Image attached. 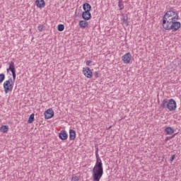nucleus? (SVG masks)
<instances>
[{"label":"nucleus","instance_id":"f257e3e1","mask_svg":"<svg viewBox=\"0 0 181 181\" xmlns=\"http://www.w3.org/2000/svg\"><path fill=\"white\" fill-rule=\"evenodd\" d=\"M179 13L173 8H170L163 17L162 26L165 30H172V32H177V30L181 27L179 21Z\"/></svg>","mask_w":181,"mask_h":181},{"label":"nucleus","instance_id":"f03ea898","mask_svg":"<svg viewBox=\"0 0 181 181\" xmlns=\"http://www.w3.org/2000/svg\"><path fill=\"white\" fill-rule=\"evenodd\" d=\"M95 157L96 163L92 170L93 181H100L101 177H103V175H104V168L103 167V161L98 154V148L95 149Z\"/></svg>","mask_w":181,"mask_h":181},{"label":"nucleus","instance_id":"7ed1b4c3","mask_svg":"<svg viewBox=\"0 0 181 181\" xmlns=\"http://www.w3.org/2000/svg\"><path fill=\"white\" fill-rule=\"evenodd\" d=\"M5 94H8L9 91H12L13 89V84L12 83V78H10L8 81H4L3 84Z\"/></svg>","mask_w":181,"mask_h":181},{"label":"nucleus","instance_id":"20e7f679","mask_svg":"<svg viewBox=\"0 0 181 181\" xmlns=\"http://www.w3.org/2000/svg\"><path fill=\"white\" fill-rule=\"evenodd\" d=\"M8 68L6 69L7 73H9V71L11 72L13 76V80L15 81L16 80V69H15V62L13 61H11L8 63Z\"/></svg>","mask_w":181,"mask_h":181},{"label":"nucleus","instance_id":"39448f33","mask_svg":"<svg viewBox=\"0 0 181 181\" xmlns=\"http://www.w3.org/2000/svg\"><path fill=\"white\" fill-rule=\"evenodd\" d=\"M167 108L169 111H176V108H177L176 101L173 99H170L167 104Z\"/></svg>","mask_w":181,"mask_h":181},{"label":"nucleus","instance_id":"423d86ee","mask_svg":"<svg viewBox=\"0 0 181 181\" xmlns=\"http://www.w3.org/2000/svg\"><path fill=\"white\" fill-rule=\"evenodd\" d=\"M82 72H83V75L85 76V77H86V78H93V71H91L90 67L83 68Z\"/></svg>","mask_w":181,"mask_h":181},{"label":"nucleus","instance_id":"0eeeda50","mask_svg":"<svg viewBox=\"0 0 181 181\" xmlns=\"http://www.w3.org/2000/svg\"><path fill=\"white\" fill-rule=\"evenodd\" d=\"M44 115L45 119H50L54 117V111H53V109L49 108L45 112Z\"/></svg>","mask_w":181,"mask_h":181},{"label":"nucleus","instance_id":"6e6552de","mask_svg":"<svg viewBox=\"0 0 181 181\" xmlns=\"http://www.w3.org/2000/svg\"><path fill=\"white\" fill-rule=\"evenodd\" d=\"M122 59L124 64H129V63H131V60L132 59V55H131V53L127 52L122 56Z\"/></svg>","mask_w":181,"mask_h":181},{"label":"nucleus","instance_id":"1a4fd4ad","mask_svg":"<svg viewBox=\"0 0 181 181\" xmlns=\"http://www.w3.org/2000/svg\"><path fill=\"white\" fill-rule=\"evenodd\" d=\"M59 138L61 141H66L69 138V134L66 130H62L59 134Z\"/></svg>","mask_w":181,"mask_h":181},{"label":"nucleus","instance_id":"9d476101","mask_svg":"<svg viewBox=\"0 0 181 181\" xmlns=\"http://www.w3.org/2000/svg\"><path fill=\"white\" fill-rule=\"evenodd\" d=\"M83 9L84 11L83 15H86L91 11V5L88 3H85L83 4Z\"/></svg>","mask_w":181,"mask_h":181},{"label":"nucleus","instance_id":"9b49d317","mask_svg":"<svg viewBox=\"0 0 181 181\" xmlns=\"http://www.w3.org/2000/svg\"><path fill=\"white\" fill-rule=\"evenodd\" d=\"M35 4L37 8H45V6H46V3L45 2V0H36Z\"/></svg>","mask_w":181,"mask_h":181},{"label":"nucleus","instance_id":"f8f14e48","mask_svg":"<svg viewBox=\"0 0 181 181\" xmlns=\"http://www.w3.org/2000/svg\"><path fill=\"white\" fill-rule=\"evenodd\" d=\"M76 139V131L74 129L69 130V141H74Z\"/></svg>","mask_w":181,"mask_h":181},{"label":"nucleus","instance_id":"ddd939ff","mask_svg":"<svg viewBox=\"0 0 181 181\" xmlns=\"http://www.w3.org/2000/svg\"><path fill=\"white\" fill-rule=\"evenodd\" d=\"M79 26L81 29H86L88 26V22L86 20H82L79 21Z\"/></svg>","mask_w":181,"mask_h":181},{"label":"nucleus","instance_id":"4468645a","mask_svg":"<svg viewBox=\"0 0 181 181\" xmlns=\"http://www.w3.org/2000/svg\"><path fill=\"white\" fill-rule=\"evenodd\" d=\"M123 23L126 26H129V21H128V14H122Z\"/></svg>","mask_w":181,"mask_h":181},{"label":"nucleus","instance_id":"2eb2a0df","mask_svg":"<svg viewBox=\"0 0 181 181\" xmlns=\"http://www.w3.org/2000/svg\"><path fill=\"white\" fill-rule=\"evenodd\" d=\"M165 132L167 135H172L175 132V129L170 127L165 129Z\"/></svg>","mask_w":181,"mask_h":181},{"label":"nucleus","instance_id":"dca6fc26","mask_svg":"<svg viewBox=\"0 0 181 181\" xmlns=\"http://www.w3.org/2000/svg\"><path fill=\"white\" fill-rule=\"evenodd\" d=\"M82 18L83 21H90L91 19V13L88 12L87 14H84V11L82 13Z\"/></svg>","mask_w":181,"mask_h":181},{"label":"nucleus","instance_id":"f3484780","mask_svg":"<svg viewBox=\"0 0 181 181\" xmlns=\"http://www.w3.org/2000/svg\"><path fill=\"white\" fill-rule=\"evenodd\" d=\"M168 103H169V100H168L167 98L164 99L160 104L161 108H163V109L168 108Z\"/></svg>","mask_w":181,"mask_h":181},{"label":"nucleus","instance_id":"a211bd4d","mask_svg":"<svg viewBox=\"0 0 181 181\" xmlns=\"http://www.w3.org/2000/svg\"><path fill=\"white\" fill-rule=\"evenodd\" d=\"M0 131L4 134H6L8 131H9V126L8 125H3L0 127Z\"/></svg>","mask_w":181,"mask_h":181},{"label":"nucleus","instance_id":"6ab92c4d","mask_svg":"<svg viewBox=\"0 0 181 181\" xmlns=\"http://www.w3.org/2000/svg\"><path fill=\"white\" fill-rule=\"evenodd\" d=\"M33 121H35V114L34 113H33L30 115L28 120V123L33 124Z\"/></svg>","mask_w":181,"mask_h":181},{"label":"nucleus","instance_id":"aec40b11","mask_svg":"<svg viewBox=\"0 0 181 181\" xmlns=\"http://www.w3.org/2000/svg\"><path fill=\"white\" fill-rule=\"evenodd\" d=\"M57 30H58V32H63V30H64V25H63V24L58 25Z\"/></svg>","mask_w":181,"mask_h":181},{"label":"nucleus","instance_id":"412c9836","mask_svg":"<svg viewBox=\"0 0 181 181\" xmlns=\"http://www.w3.org/2000/svg\"><path fill=\"white\" fill-rule=\"evenodd\" d=\"M118 6L119 8V11H122L124 9V4H122V0H118Z\"/></svg>","mask_w":181,"mask_h":181},{"label":"nucleus","instance_id":"4be33fe9","mask_svg":"<svg viewBox=\"0 0 181 181\" xmlns=\"http://www.w3.org/2000/svg\"><path fill=\"white\" fill-rule=\"evenodd\" d=\"M5 81V74H0V84Z\"/></svg>","mask_w":181,"mask_h":181},{"label":"nucleus","instance_id":"5701e85b","mask_svg":"<svg viewBox=\"0 0 181 181\" xmlns=\"http://www.w3.org/2000/svg\"><path fill=\"white\" fill-rule=\"evenodd\" d=\"M37 28L40 32H42V30H45L43 28H45V25H39Z\"/></svg>","mask_w":181,"mask_h":181},{"label":"nucleus","instance_id":"b1692460","mask_svg":"<svg viewBox=\"0 0 181 181\" xmlns=\"http://www.w3.org/2000/svg\"><path fill=\"white\" fill-rule=\"evenodd\" d=\"M72 180H74V181H79L80 178L78 176H76V175H73Z\"/></svg>","mask_w":181,"mask_h":181},{"label":"nucleus","instance_id":"393cba45","mask_svg":"<svg viewBox=\"0 0 181 181\" xmlns=\"http://www.w3.org/2000/svg\"><path fill=\"white\" fill-rule=\"evenodd\" d=\"M175 158H176V154H174V155H173V156L170 157V160L171 162H173V160H175Z\"/></svg>","mask_w":181,"mask_h":181},{"label":"nucleus","instance_id":"a878e982","mask_svg":"<svg viewBox=\"0 0 181 181\" xmlns=\"http://www.w3.org/2000/svg\"><path fill=\"white\" fill-rule=\"evenodd\" d=\"M94 77H95V78H98V77H100L98 71H95L94 73Z\"/></svg>","mask_w":181,"mask_h":181},{"label":"nucleus","instance_id":"bb28decb","mask_svg":"<svg viewBox=\"0 0 181 181\" xmlns=\"http://www.w3.org/2000/svg\"><path fill=\"white\" fill-rule=\"evenodd\" d=\"M93 64V61L88 60L86 62V66H91V64Z\"/></svg>","mask_w":181,"mask_h":181},{"label":"nucleus","instance_id":"cd10ccee","mask_svg":"<svg viewBox=\"0 0 181 181\" xmlns=\"http://www.w3.org/2000/svg\"><path fill=\"white\" fill-rule=\"evenodd\" d=\"M175 135H176V134H174L173 136H168V137H166L165 141H168V139H172V138H173Z\"/></svg>","mask_w":181,"mask_h":181},{"label":"nucleus","instance_id":"c85d7f7f","mask_svg":"<svg viewBox=\"0 0 181 181\" xmlns=\"http://www.w3.org/2000/svg\"><path fill=\"white\" fill-rule=\"evenodd\" d=\"M110 128H111V126L109 127V129H110Z\"/></svg>","mask_w":181,"mask_h":181}]
</instances>
